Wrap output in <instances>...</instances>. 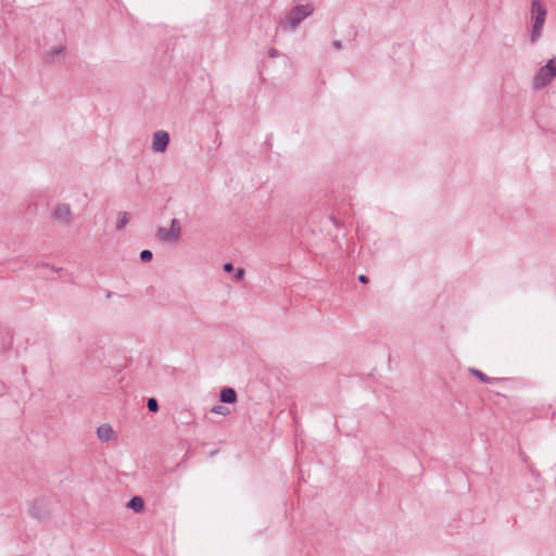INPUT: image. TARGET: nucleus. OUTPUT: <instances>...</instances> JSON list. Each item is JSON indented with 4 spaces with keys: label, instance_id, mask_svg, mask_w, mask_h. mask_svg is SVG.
<instances>
[{
    "label": "nucleus",
    "instance_id": "obj_1",
    "mask_svg": "<svg viewBox=\"0 0 556 556\" xmlns=\"http://www.w3.org/2000/svg\"><path fill=\"white\" fill-rule=\"evenodd\" d=\"M547 10L540 0H532L531 2V22L532 29L530 33L531 42H536L543 30V26L546 20Z\"/></svg>",
    "mask_w": 556,
    "mask_h": 556
},
{
    "label": "nucleus",
    "instance_id": "obj_2",
    "mask_svg": "<svg viewBox=\"0 0 556 556\" xmlns=\"http://www.w3.org/2000/svg\"><path fill=\"white\" fill-rule=\"evenodd\" d=\"M556 77V56L547 61L533 77V88L541 90L548 86Z\"/></svg>",
    "mask_w": 556,
    "mask_h": 556
},
{
    "label": "nucleus",
    "instance_id": "obj_3",
    "mask_svg": "<svg viewBox=\"0 0 556 556\" xmlns=\"http://www.w3.org/2000/svg\"><path fill=\"white\" fill-rule=\"evenodd\" d=\"M314 10L315 8L312 3L295 5L289 11L287 23L291 28H295L303 20L312 15Z\"/></svg>",
    "mask_w": 556,
    "mask_h": 556
},
{
    "label": "nucleus",
    "instance_id": "obj_4",
    "mask_svg": "<svg viewBox=\"0 0 556 556\" xmlns=\"http://www.w3.org/2000/svg\"><path fill=\"white\" fill-rule=\"evenodd\" d=\"M181 227L178 219L173 218L170 222V228H159L157 236L161 241L175 242L180 238Z\"/></svg>",
    "mask_w": 556,
    "mask_h": 556
},
{
    "label": "nucleus",
    "instance_id": "obj_5",
    "mask_svg": "<svg viewBox=\"0 0 556 556\" xmlns=\"http://www.w3.org/2000/svg\"><path fill=\"white\" fill-rule=\"evenodd\" d=\"M169 143V135L165 130H157L153 135L152 149L155 152H164Z\"/></svg>",
    "mask_w": 556,
    "mask_h": 556
},
{
    "label": "nucleus",
    "instance_id": "obj_6",
    "mask_svg": "<svg viewBox=\"0 0 556 556\" xmlns=\"http://www.w3.org/2000/svg\"><path fill=\"white\" fill-rule=\"evenodd\" d=\"M53 216L55 219L70 224L72 219V211L68 204H60L56 206Z\"/></svg>",
    "mask_w": 556,
    "mask_h": 556
},
{
    "label": "nucleus",
    "instance_id": "obj_7",
    "mask_svg": "<svg viewBox=\"0 0 556 556\" xmlns=\"http://www.w3.org/2000/svg\"><path fill=\"white\" fill-rule=\"evenodd\" d=\"M97 434L100 441L108 442L114 438V430L109 424H104L98 428Z\"/></svg>",
    "mask_w": 556,
    "mask_h": 556
},
{
    "label": "nucleus",
    "instance_id": "obj_8",
    "mask_svg": "<svg viewBox=\"0 0 556 556\" xmlns=\"http://www.w3.org/2000/svg\"><path fill=\"white\" fill-rule=\"evenodd\" d=\"M219 399L223 403L233 404L237 402V392L232 388H223Z\"/></svg>",
    "mask_w": 556,
    "mask_h": 556
},
{
    "label": "nucleus",
    "instance_id": "obj_9",
    "mask_svg": "<svg viewBox=\"0 0 556 556\" xmlns=\"http://www.w3.org/2000/svg\"><path fill=\"white\" fill-rule=\"evenodd\" d=\"M127 507L132 509L135 513H141L144 510V501L140 496H134L128 502Z\"/></svg>",
    "mask_w": 556,
    "mask_h": 556
},
{
    "label": "nucleus",
    "instance_id": "obj_10",
    "mask_svg": "<svg viewBox=\"0 0 556 556\" xmlns=\"http://www.w3.org/2000/svg\"><path fill=\"white\" fill-rule=\"evenodd\" d=\"M469 372L471 375H473L475 377H477L481 382H484V383H492V382L501 380V378L488 377L484 372H482L481 370H479L477 368H470Z\"/></svg>",
    "mask_w": 556,
    "mask_h": 556
},
{
    "label": "nucleus",
    "instance_id": "obj_11",
    "mask_svg": "<svg viewBox=\"0 0 556 556\" xmlns=\"http://www.w3.org/2000/svg\"><path fill=\"white\" fill-rule=\"evenodd\" d=\"M128 220H129L128 213L121 212L118 214V220H117L116 229L117 230H122L127 225Z\"/></svg>",
    "mask_w": 556,
    "mask_h": 556
},
{
    "label": "nucleus",
    "instance_id": "obj_12",
    "mask_svg": "<svg viewBox=\"0 0 556 556\" xmlns=\"http://www.w3.org/2000/svg\"><path fill=\"white\" fill-rule=\"evenodd\" d=\"M211 412L222 416H227L230 413L229 408L224 405H215Z\"/></svg>",
    "mask_w": 556,
    "mask_h": 556
},
{
    "label": "nucleus",
    "instance_id": "obj_13",
    "mask_svg": "<svg viewBox=\"0 0 556 556\" xmlns=\"http://www.w3.org/2000/svg\"><path fill=\"white\" fill-rule=\"evenodd\" d=\"M147 407L151 413H156L159 410V403L155 397H149L147 402Z\"/></svg>",
    "mask_w": 556,
    "mask_h": 556
},
{
    "label": "nucleus",
    "instance_id": "obj_14",
    "mask_svg": "<svg viewBox=\"0 0 556 556\" xmlns=\"http://www.w3.org/2000/svg\"><path fill=\"white\" fill-rule=\"evenodd\" d=\"M37 504H38V503H37V502H35V503L31 505V507L29 508V514H30V516H31V517H34V518L42 519V518L45 517V515H43V514H41V513L39 511V509H37Z\"/></svg>",
    "mask_w": 556,
    "mask_h": 556
},
{
    "label": "nucleus",
    "instance_id": "obj_15",
    "mask_svg": "<svg viewBox=\"0 0 556 556\" xmlns=\"http://www.w3.org/2000/svg\"><path fill=\"white\" fill-rule=\"evenodd\" d=\"M153 257V254L150 250H143L140 253V260L144 263L150 262Z\"/></svg>",
    "mask_w": 556,
    "mask_h": 556
},
{
    "label": "nucleus",
    "instance_id": "obj_16",
    "mask_svg": "<svg viewBox=\"0 0 556 556\" xmlns=\"http://www.w3.org/2000/svg\"><path fill=\"white\" fill-rule=\"evenodd\" d=\"M65 48L64 47H59V48H55L51 51L50 55L53 58L55 55H59V54H62L64 52Z\"/></svg>",
    "mask_w": 556,
    "mask_h": 556
},
{
    "label": "nucleus",
    "instance_id": "obj_17",
    "mask_svg": "<svg viewBox=\"0 0 556 556\" xmlns=\"http://www.w3.org/2000/svg\"><path fill=\"white\" fill-rule=\"evenodd\" d=\"M244 276V269L243 268H238L237 271H236V275H235V279L237 281L241 280Z\"/></svg>",
    "mask_w": 556,
    "mask_h": 556
},
{
    "label": "nucleus",
    "instance_id": "obj_18",
    "mask_svg": "<svg viewBox=\"0 0 556 556\" xmlns=\"http://www.w3.org/2000/svg\"><path fill=\"white\" fill-rule=\"evenodd\" d=\"M279 55V52L277 49L275 48H271L268 50V56L271 58V59H275Z\"/></svg>",
    "mask_w": 556,
    "mask_h": 556
},
{
    "label": "nucleus",
    "instance_id": "obj_19",
    "mask_svg": "<svg viewBox=\"0 0 556 556\" xmlns=\"http://www.w3.org/2000/svg\"><path fill=\"white\" fill-rule=\"evenodd\" d=\"M223 269L226 273H231V271H233L235 267L231 263H226V264H224Z\"/></svg>",
    "mask_w": 556,
    "mask_h": 556
},
{
    "label": "nucleus",
    "instance_id": "obj_20",
    "mask_svg": "<svg viewBox=\"0 0 556 556\" xmlns=\"http://www.w3.org/2000/svg\"><path fill=\"white\" fill-rule=\"evenodd\" d=\"M332 46L333 48H336L337 50H340L342 48V42L340 40H334L332 42Z\"/></svg>",
    "mask_w": 556,
    "mask_h": 556
},
{
    "label": "nucleus",
    "instance_id": "obj_21",
    "mask_svg": "<svg viewBox=\"0 0 556 556\" xmlns=\"http://www.w3.org/2000/svg\"><path fill=\"white\" fill-rule=\"evenodd\" d=\"M358 280L362 282V283H367L369 280H368V277L365 276V275H359L358 276Z\"/></svg>",
    "mask_w": 556,
    "mask_h": 556
},
{
    "label": "nucleus",
    "instance_id": "obj_22",
    "mask_svg": "<svg viewBox=\"0 0 556 556\" xmlns=\"http://www.w3.org/2000/svg\"><path fill=\"white\" fill-rule=\"evenodd\" d=\"M330 219L333 222V224H334L337 227H339V226H340V225H339V223L336 220V218H334L333 216H331V217H330Z\"/></svg>",
    "mask_w": 556,
    "mask_h": 556
}]
</instances>
